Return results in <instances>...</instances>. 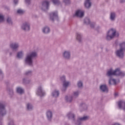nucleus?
<instances>
[{"instance_id": "f257e3e1", "label": "nucleus", "mask_w": 125, "mask_h": 125, "mask_svg": "<svg viewBox=\"0 0 125 125\" xmlns=\"http://www.w3.org/2000/svg\"><path fill=\"white\" fill-rule=\"evenodd\" d=\"M106 75L108 77H111V76H120L121 77H124L125 73L124 72L121 71L119 68L116 69L115 71H113L112 69H110L108 71Z\"/></svg>"}, {"instance_id": "f03ea898", "label": "nucleus", "mask_w": 125, "mask_h": 125, "mask_svg": "<svg viewBox=\"0 0 125 125\" xmlns=\"http://www.w3.org/2000/svg\"><path fill=\"white\" fill-rule=\"evenodd\" d=\"M119 33L116 32V29L112 28L107 33L106 40L110 41L115 38V37H119Z\"/></svg>"}, {"instance_id": "7ed1b4c3", "label": "nucleus", "mask_w": 125, "mask_h": 125, "mask_svg": "<svg viewBox=\"0 0 125 125\" xmlns=\"http://www.w3.org/2000/svg\"><path fill=\"white\" fill-rule=\"evenodd\" d=\"M120 49L117 51L116 55L119 58H123L124 57V51H125V42H123L120 44Z\"/></svg>"}, {"instance_id": "20e7f679", "label": "nucleus", "mask_w": 125, "mask_h": 125, "mask_svg": "<svg viewBox=\"0 0 125 125\" xmlns=\"http://www.w3.org/2000/svg\"><path fill=\"white\" fill-rule=\"evenodd\" d=\"M36 56H37V53L36 52H32L31 54L28 55L25 59L26 63H27L30 66H32L33 64L32 59L34 57H36Z\"/></svg>"}, {"instance_id": "39448f33", "label": "nucleus", "mask_w": 125, "mask_h": 125, "mask_svg": "<svg viewBox=\"0 0 125 125\" xmlns=\"http://www.w3.org/2000/svg\"><path fill=\"white\" fill-rule=\"evenodd\" d=\"M4 107L5 106L3 104L0 103V114L1 116H4L6 114V111Z\"/></svg>"}, {"instance_id": "423d86ee", "label": "nucleus", "mask_w": 125, "mask_h": 125, "mask_svg": "<svg viewBox=\"0 0 125 125\" xmlns=\"http://www.w3.org/2000/svg\"><path fill=\"white\" fill-rule=\"evenodd\" d=\"M50 19H51V20H52V21H54L55 19H58V16H57V12L51 13L50 14Z\"/></svg>"}, {"instance_id": "0eeeda50", "label": "nucleus", "mask_w": 125, "mask_h": 125, "mask_svg": "<svg viewBox=\"0 0 125 125\" xmlns=\"http://www.w3.org/2000/svg\"><path fill=\"white\" fill-rule=\"evenodd\" d=\"M83 15H84V12L83 11L79 10L76 12L75 16H77V17H83Z\"/></svg>"}, {"instance_id": "6e6552de", "label": "nucleus", "mask_w": 125, "mask_h": 125, "mask_svg": "<svg viewBox=\"0 0 125 125\" xmlns=\"http://www.w3.org/2000/svg\"><path fill=\"white\" fill-rule=\"evenodd\" d=\"M21 28L24 31H29L30 30V25H29V23L25 22L23 24Z\"/></svg>"}, {"instance_id": "1a4fd4ad", "label": "nucleus", "mask_w": 125, "mask_h": 125, "mask_svg": "<svg viewBox=\"0 0 125 125\" xmlns=\"http://www.w3.org/2000/svg\"><path fill=\"white\" fill-rule=\"evenodd\" d=\"M37 94V95H39L40 96H43V95H44V92L42 91V87H39L38 88Z\"/></svg>"}, {"instance_id": "9d476101", "label": "nucleus", "mask_w": 125, "mask_h": 125, "mask_svg": "<svg viewBox=\"0 0 125 125\" xmlns=\"http://www.w3.org/2000/svg\"><path fill=\"white\" fill-rule=\"evenodd\" d=\"M100 89L102 90L104 92H108V87L106 85H102L100 86Z\"/></svg>"}, {"instance_id": "9b49d317", "label": "nucleus", "mask_w": 125, "mask_h": 125, "mask_svg": "<svg viewBox=\"0 0 125 125\" xmlns=\"http://www.w3.org/2000/svg\"><path fill=\"white\" fill-rule=\"evenodd\" d=\"M49 6V2L47 1H44L42 3V6L45 7L46 9H48V6Z\"/></svg>"}, {"instance_id": "f8f14e48", "label": "nucleus", "mask_w": 125, "mask_h": 125, "mask_svg": "<svg viewBox=\"0 0 125 125\" xmlns=\"http://www.w3.org/2000/svg\"><path fill=\"white\" fill-rule=\"evenodd\" d=\"M84 6L86 8H89L91 6V2H90L89 0H86L84 3Z\"/></svg>"}, {"instance_id": "ddd939ff", "label": "nucleus", "mask_w": 125, "mask_h": 125, "mask_svg": "<svg viewBox=\"0 0 125 125\" xmlns=\"http://www.w3.org/2000/svg\"><path fill=\"white\" fill-rule=\"evenodd\" d=\"M63 56L65 58L68 59V58H70V52L67 51L64 52L63 53Z\"/></svg>"}, {"instance_id": "4468645a", "label": "nucleus", "mask_w": 125, "mask_h": 125, "mask_svg": "<svg viewBox=\"0 0 125 125\" xmlns=\"http://www.w3.org/2000/svg\"><path fill=\"white\" fill-rule=\"evenodd\" d=\"M52 96L53 97H58V96H59V91L55 90L52 93Z\"/></svg>"}, {"instance_id": "2eb2a0df", "label": "nucleus", "mask_w": 125, "mask_h": 125, "mask_svg": "<svg viewBox=\"0 0 125 125\" xmlns=\"http://www.w3.org/2000/svg\"><path fill=\"white\" fill-rule=\"evenodd\" d=\"M122 105H125V107L123 108V109L125 110V102L120 101L118 103V106L120 108H122Z\"/></svg>"}, {"instance_id": "dca6fc26", "label": "nucleus", "mask_w": 125, "mask_h": 125, "mask_svg": "<svg viewBox=\"0 0 125 125\" xmlns=\"http://www.w3.org/2000/svg\"><path fill=\"white\" fill-rule=\"evenodd\" d=\"M17 92H18V93H20V94H22V93H24V90L20 87H18L17 88Z\"/></svg>"}, {"instance_id": "f3484780", "label": "nucleus", "mask_w": 125, "mask_h": 125, "mask_svg": "<svg viewBox=\"0 0 125 125\" xmlns=\"http://www.w3.org/2000/svg\"><path fill=\"white\" fill-rule=\"evenodd\" d=\"M18 46H19L18 45V44L16 43H13L10 45V47H11V48H12L13 49H16V48H17Z\"/></svg>"}, {"instance_id": "a211bd4d", "label": "nucleus", "mask_w": 125, "mask_h": 125, "mask_svg": "<svg viewBox=\"0 0 125 125\" xmlns=\"http://www.w3.org/2000/svg\"><path fill=\"white\" fill-rule=\"evenodd\" d=\"M47 117L48 118V120H49L50 119H51V118L52 117V112H51L50 111H47Z\"/></svg>"}, {"instance_id": "6ab92c4d", "label": "nucleus", "mask_w": 125, "mask_h": 125, "mask_svg": "<svg viewBox=\"0 0 125 125\" xmlns=\"http://www.w3.org/2000/svg\"><path fill=\"white\" fill-rule=\"evenodd\" d=\"M42 31L43 33H44V34H48V32L50 31V30L48 27H45Z\"/></svg>"}, {"instance_id": "aec40b11", "label": "nucleus", "mask_w": 125, "mask_h": 125, "mask_svg": "<svg viewBox=\"0 0 125 125\" xmlns=\"http://www.w3.org/2000/svg\"><path fill=\"white\" fill-rule=\"evenodd\" d=\"M69 84H70V83L68 82H66V81H64L63 82V88H67V87H68V86L69 85Z\"/></svg>"}, {"instance_id": "412c9836", "label": "nucleus", "mask_w": 125, "mask_h": 125, "mask_svg": "<svg viewBox=\"0 0 125 125\" xmlns=\"http://www.w3.org/2000/svg\"><path fill=\"white\" fill-rule=\"evenodd\" d=\"M109 84H116V80L115 79H110L109 81Z\"/></svg>"}, {"instance_id": "4be33fe9", "label": "nucleus", "mask_w": 125, "mask_h": 125, "mask_svg": "<svg viewBox=\"0 0 125 125\" xmlns=\"http://www.w3.org/2000/svg\"><path fill=\"white\" fill-rule=\"evenodd\" d=\"M89 118L88 116H85L83 118H79V121H86V120H88Z\"/></svg>"}, {"instance_id": "5701e85b", "label": "nucleus", "mask_w": 125, "mask_h": 125, "mask_svg": "<svg viewBox=\"0 0 125 125\" xmlns=\"http://www.w3.org/2000/svg\"><path fill=\"white\" fill-rule=\"evenodd\" d=\"M116 16V15L115 14V13H111L110 14V19L111 20H114L115 19V17Z\"/></svg>"}, {"instance_id": "b1692460", "label": "nucleus", "mask_w": 125, "mask_h": 125, "mask_svg": "<svg viewBox=\"0 0 125 125\" xmlns=\"http://www.w3.org/2000/svg\"><path fill=\"white\" fill-rule=\"evenodd\" d=\"M84 23L85 24H90V21L88 18H85L84 20Z\"/></svg>"}, {"instance_id": "393cba45", "label": "nucleus", "mask_w": 125, "mask_h": 125, "mask_svg": "<svg viewBox=\"0 0 125 125\" xmlns=\"http://www.w3.org/2000/svg\"><path fill=\"white\" fill-rule=\"evenodd\" d=\"M23 56V53L22 52H20L17 54L18 58H21Z\"/></svg>"}, {"instance_id": "a878e982", "label": "nucleus", "mask_w": 125, "mask_h": 125, "mask_svg": "<svg viewBox=\"0 0 125 125\" xmlns=\"http://www.w3.org/2000/svg\"><path fill=\"white\" fill-rule=\"evenodd\" d=\"M67 116L69 118V119H70V118H72V119H74V118H75V115L73 114H72V113H69L67 114Z\"/></svg>"}, {"instance_id": "bb28decb", "label": "nucleus", "mask_w": 125, "mask_h": 125, "mask_svg": "<svg viewBox=\"0 0 125 125\" xmlns=\"http://www.w3.org/2000/svg\"><path fill=\"white\" fill-rule=\"evenodd\" d=\"M65 100L67 101V102H72V97L68 98L67 96L65 97Z\"/></svg>"}, {"instance_id": "cd10ccee", "label": "nucleus", "mask_w": 125, "mask_h": 125, "mask_svg": "<svg viewBox=\"0 0 125 125\" xmlns=\"http://www.w3.org/2000/svg\"><path fill=\"white\" fill-rule=\"evenodd\" d=\"M3 21H4V17L0 14V22H3Z\"/></svg>"}, {"instance_id": "c85d7f7f", "label": "nucleus", "mask_w": 125, "mask_h": 125, "mask_svg": "<svg viewBox=\"0 0 125 125\" xmlns=\"http://www.w3.org/2000/svg\"><path fill=\"white\" fill-rule=\"evenodd\" d=\"M77 40H78V41H79V42H81V34L79 33L77 34Z\"/></svg>"}, {"instance_id": "c756f323", "label": "nucleus", "mask_w": 125, "mask_h": 125, "mask_svg": "<svg viewBox=\"0 0 125 125\" xmlns=\"http://www.w3.org/2000/svg\"><path fill=\"white\" fill-rule=\"evenodd\" d=\"M24 12H25V11L21 9H18L17 11V13H19V14H23Z\"/></svg>"}, {"instance_id": "7c9ffc66", "label": "nucleus", "mask_w": 125, "mask_h": 125, "mask_svg": "<svg viewBox=\"0 0 125 125\" xmlns=\"http://www.w3.org/2000/svg\"><path fill=\"white\" fill-rule=\"evenodd\" d=\"M52 1L54 4H59L60 2L59 0H52Z\"/></svg>"}, {"instance_id": "2f4dec72", "label": "nucleus", "mask_w": 125, "mask_h": 125, "mask_svg": "<svg viewBox=\"0 0 125 125\" xmlns=\"http://www.w3.org/2000/svg\"><path fill=\"white\" fill-rule=\"evenodd\" d=\"M33 108V106L30 104H27V109L28 110H31Z\"/></svg>"}, {"instance_id": "473e14b6", "label": "nucleus", "mask_w": 125, "mask_h": 125, "mask_svg": "<svg viewBox=\"0 0 125 125\" xmlns=\"http://www.w3.org/2000/svg\"><path fill=\"white\" fill-rule=\"evenodd\" d=\"M77 84H78V87H82V86H83V82L80 81L78 82Z\"/></svg>"}, {"instance_id": "72a5a7b5", "label": "nucleus", "mask_w": 125, "mask_h": 125, "mask_svg": "<svg viewBox=\"0 0 125 125\" xmlns=\"http://www.w3.org/2000/svg\"><path fill=\"white\" fill-rule=\"evenodd\" d=\"M63 2H65V4H69L70 0H64Z\"/></svg>"}, {"instance_id": "f704fd0d", "label": "nucleus", "mask_w": 125, "mask_h": 125, "mask_svg": "<svg viewBox=\"0 0 125 125\" xmlns=\"http://www.w3.org/2000/svg\"><path fill=\"white\" fill-rule=\"evenodd\" d=\"M7 22L9 23H12L11 19H10V18H8L7 19Z\"/></svg>"}, {"instance_id": "c9c22d12", "label": "nucleus", "mask_w": 125, "mask_h": 125, "mask_svg": "<svg viewBox=\"0 0 125 125\" xmlns=\"http://www.w3.org/2000/svg\"><path fill=\"white\" fill-rule=\"evenodd\" d=\"M79 95V92H76L74 93V96H78Z\"/></svg>"}, {"instance_id": "e433bc0d", "label": "nucleus", "mask_w": 125, "mask_h": 125, "mask_svg": "<svg viewBox=\"0 0 125 125\" xmlns=\"http://www.w3.org/2000/svg\"><path fill=\"white\" fill-rule=\"evenodd\" d=\"M14 2L15 4H17V3L18 2V0H14Z\"/></svg>"}, {"instance_id": "4c0bfd02", "label": "nucleus", "mask_w": 125, "mask_h": 125, "mask_svg": "<svg viewBox=\"0 0 125 125\" xmlns=\"http://www.w3.org/2000/svg\"><path fill=\"white\" fill-rule=\"evenodd\" d=\"M31 73H32L31 71H28V72L25 73V74L26 75H29V74H31Z\"/></svg>"}, {"instance_id": "58836bf2", "label": "nucleus", "mask_w": 125, "mask_h": 125, "mask_svg": "<svg viewBox=\"0 0 125 125\" xmlns=\"http://www.w3.org/2000/svg\"><path fill=\"white\" fill-rule=\"evenodd\" d=\"M61 80L62 81H65V76H62V78H61Z\"/></svg>"}, {"instance_id": "ea45409f", "label": "nucleus", "mask_w": 125, "mask_h": 125, "mask_svg": "<svg viewBox=\"0 0 125 125\" xmlns=\"http://www.w3.org/2000/svg\"><path fill=\"white\" fill-rule=\"evenodd\" d=\"M25 2L27 3H30V0H25Z\"/></svg>"}, {"instance_id": "a19ab883", "label": "nucleus", "mask_w": 125, "mask_h": 125, "mask_svg": "<svg viewBox=\"0 0 125 125\" xmlns=\"http://www.w3.org/2000/svg\"><path fill=\"white\" fill-rule=\"evenodd\" d=\"M9 125H13V122L11 121L10 123H9Z\"/></svg>"}, {"instance_id": "79ce46f5", "label": "nucleus", "mask_w": 125, "mask_h": 125, "mask_svg": "<svg viewBox=\"0 0 125 125\" xmlns=\"http://www.w3.org/2000/svg\"><path fill=\"white\" fill-rule=\"evenodd\" d=\"M90 27H91V28H93V27H94V24H91L90 25Z\"/></svg>"}, {"instance_id": "37998d69", "label": "nucleus", "mask_w": 125, "mask_h": 125, "mask_svg": "<svg viewBox=\"0 0 125 125\" xmlns=\"http://www.w3.org/2000/svg\"><path fill=\"white\" fill-rule=\"evenodd\" d=\"M118 95V93H115L114 95H115V97H117V96Z\"/></svg>"}, {"instance_id": "c03bdc74", "label": "nucleus", "mask_w": 125, "mask_h": 125, "mask_svg": "<svg viewBox=\"0 0 125 125\" xmlns=\"http://www.w3.org/2000/svg\"><path fill=\"white\" fill-rule=\"evenodd\" d=\"M125 0H120V2H125Z\"/></svg>"}, {"instance_id": "a18cd8bd", "label": "nucleus", "mask_w": 125, "mask_h": 125, "mask_svg": "<svg viewBox=\"0 0 125 125\" xmlns=\"http://www.w3.org/2000/svg\"><path fill=\"white\" fill-rule=\"evenodd\" d=\"M115 125H120L119 124H116Z\"/></svg>"}, {"instance_id": "49530a36", "label": "nucleus", "mask_w": 125, "mask_h": 125, "mask_svg": "<svg viewBox=\"0 0 125 125\" xmlns=\"http://www.w3.org/2000/svg\"><path fill=\"white\" fill-rule=\"evenodd\" d=\"M1 73H2L1 70H0V74H1Z\"/></svg>"}]
</instances>
